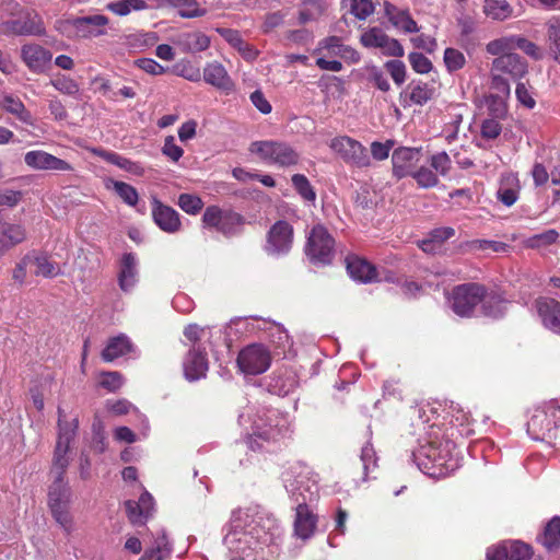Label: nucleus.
Masks as SVG:
<instances>
[{
	"mask_svg": "<svg viewBox=\"0 0 560 560\" xmlns=\"http://www.w3.org/2000/svg\"><path fill=\"white\" fill-rule=\"evenodd\" d=\"M57 413V442L49 470L51 482L47 491V505L55 522L70 535L75 528L71 513L73 492L66 474L70 465V445L77 436L79 420L77 417L68 420L66 411L60 406Z\"/></svg>",
	"mask_w": 560,
	"mask_h": 560,
	"instance_id": "f257e3e1",
	"label": "nucleus"
},
{
	"mask_svg": "<svg viewBox=\"0 0 560 560\" xmlns=\"http://www.w3.org/2000/svg\"><path fill=\"white\" fill-rule=\"evenodd\" d=\"M281 534V526L273 516L236 510L232 513L223 544L229 560H255V555L276 544Z\"/></svg>",
	"mask_w": 560,
	"mask_h": 560,
	"instance_id": "f03ea898",
	"label": "nucleus"
},
{
	"mask_svg": "<svg viewBox=\"0 0 560 560\" xmlns=\"http://www.w3.org/2000/svg\"><path fill=\"white\" fill-rule=\"evenodd\" d=\"M418 415L419 422L417 427L427 432V438L420 440V446L412 452V460L417 467L425 475L433 478H443L455 471L459 467V459L455 444L450 440H441L440 429L435 422L430 424L429 413L434 411L430 406L417 407L413 410Z\"/></svg>",
	"mask_w": 560,
	"mask_h": 560,
	"instance_id": "7ed1b4c3",
	"label": "nucleus"
},
{
	"mask_svg": "<svg viewBox=\"0 0 560 560\" xmlns=\"http://www.w3.org/2000/svg\"><path fill=\"white\" fill-rule=\"evenodd\" d=\"M248 151L268 166L290 168L301 161L300 152L283 140H257L249 144Z\"/></svg>",
	"mask_w": 560,
	"mask_h": 560,
	"instance_id": "20e7f679",
	"label": "nucleus"
},
{
	"mask_svg": "<svg viewBox=\"0 0 560 560\" xmlns=\"http://www.w3.org/2000/svg\"><path fill=\"white\" fill-rule=\"evenodd\" d=\"M284 488L296 505L307 504L316 499L318 485L316 475L304 465L290 467L282 475Z\"/></svg>",
	"mask_w": 560,
	"mask_h": 560,
	"instance_id": "39448f33",
	"label": "nucleus"
},
{
	"mask_svg": "<svg viewBox=\"0 0 560 560\" xmlns=\"http://www.w3.org/2000/svg\"><path fill=\"white\" fill-rule=\"evenodd\" d=\"M291 421L288 415L276 409H268L262 416L254 420L253 434L247 438L246 443L253 451L262 447L257 440L276 441L290 432Z\"/></svg>",
	"mask_w": 560,
	"mask_h": 560,
	"instance_id": "423d86ee",
	"label": "nucleus"
},
{
	"mask_svg": "<svg viewBox=\"0 0 560 560\" xmlns=\"http://www.w3.org/2000/svg\"><path fill=\"white\" fill-rule=\"evenodd\" d=\"M527 73V62L520 55H505L493 59L490 69L491 88L502 96L511 93V81H520Z\"/></svg>",
	"mask_w": 560,
	"mask_h": 560,
	"instance_id": "0eeeda50",
	"label": "nucleus"
},
{
	"mask_svg": "<svg viewBox=\"0 0 560 560\" xmlns=\"http://www.w3.org/2000/svg\"><path fill=\"white\" fill-rule=\"evenodd\" d=\"M556 402L549 401L534 410L527 422V433L536 441L560 443V425L557 424Z\"/></svg>",
	"mask_w": 560,
	"mask_h": 560,
	"instance_id": "6e6552de",
	"label": "nucleus"
},
{
	"mask_svg": "<svg viewBox=\"0 0 560 560\" xmlns=\"http://www.w3.org/2000/svg\"><path fill=\"white\" fill-rule=\"evenodd\" d=\"M109 20L106 15L92 13L60 22L59 30L70 38H93L107 34Z\"/></svg>",
	"mask_w": 560,
	"mask_h": 560,
	"instance_id": "1a4fd4ad",
	"label": "nucleus"
},
{
	"mask_svg": "<svg viewBox=\"0 0 560 560\" xmlns=\"http://www.w3.org/2000/svg\"><path fill=\"white\" fill-rule=\"evenodd\" d=\"M202 222L206 228L230 237L241 233L245 220L235 211L210 206L203 212Z\"/></svg>",
	"mask_w": 560,
	"mask_h": 560,
	"instance_id": "9d476101",
	"label": "nucleus"
},
{
	"mask_svg": "<svg viewBox=\"0 0 560 560\" xmlns=\"http://www.w3.org/2000/svg\"><path fill=\"white\" fill-rule=\"evenodd\" d=\"M305 253L314 264L328 265L332 261L335 240L324 225L317 224L311 230Z\"/></svg>",
	"mask_w": 560,
	"mask_h": 560,
	"instance_id": "9b49d317",
	"label": "nucleus"
},
{
	"mask_svg": "<svg viewBox=\"0 0 560 560\" xmlns=\"http://www.w3.org/2000/svg\"><path fill=\"white\" fill-rule=\"evenodd\" d=\"M483 298V287L478 283H465L453 289L447 298L452 311L460 317H470L475 307Z\"/></svg>",
	"mask_w": 560,
	"mask_h": 560,
	"instance_id": "f8f14e48",
	"label": "nucleus"
},
{
	"mask_svg": "<svg viewBox=\"0 0 560 560\" xmlns=\"http://www.w3.org/2000/svg\"><path fill=\"white\" fill-rule=\"evenodd\" d=\"M329 148L350 166L358 168L371 166V158L366 148L351 137H335L330 140Z\"/></svg>",
	"mask_w": 560,
	"mask_h": 560,
	"instance_id": "ddd939ff",
	"label": "nucleus"
},
{
	"mask_svg": "<svg viewBox=\"0 0 560 560\" xmlns=\"http://www.w3.org/2000/svg\"><path fill=\"white\" fill-rule=\"evenodd\" d=\"M270 364V351L261 343L245 347L237 357V365L244 374H262L269 369Z\"/></svg>",
	"mask_w": 560,
	"mask_h": 560,
	"instance_id": "4468645a",
	"label": "nucleus"
},
{
	"mask_svg": "<svg viewBox=\"0 0 560 560\" xmlns=\"http://www.w3.org/2000/svg\"><path fill=\"white\" fill-rule=\"evenodd\" d=\"M0 32L5 35L31 36L44 34L45 28L39 15L25 9L15 19L2 22Z\"/></svg>",
	"mask_w": 560,
	"mask_h": 560,
	"instance_id": "2eb2a0df",
	"label": "nucleus"
},
{
	"mask_svg": "<svg viewBox=\"0 0 560 560\" xmlns=\"http://www.w3.org/2000/svg\"><path fill=\"white\" fill-rule=\"evenodd\" d=\"M293 245V226L283 220L277 221L267 233L265 250L270 256L287 255Z\"/></svg>",
	"mask_w": 560,
	"mask_h": 560,
	"instance_id": "dca6fc26",
	"label": "nucleus"
},
{
	"mask_svg": "<svg viewBox=\"0 0 560 560\" xmlns=\"http://www.w3.org/2000/svg\"><path fill=\"white\" fill-rule=\"evenodd\" d=\"M422 153L420 148L399 147L392 154L393 176L401 179L416 171Z\"/></svg>",
	"mask_w": 560,
	"mask_h": 560,
	"instance_id": "f3484780",
	"label": "nucleus"
},
{
	"mask_svg": "<svg viewBox=\"0 0 560 560\" xmlns=\"http://www.w3.org/2000/svg\"><path fill=\"white\" fill-rule=\"evenodd\" d=\"M24 163L35 171L72 172L73 166L44 150H33L24 154Z\"/></svg>",
	"mask_w": 560,
	"mask_h": 560,
	"instance_id": "a211bd4d",
	"label": "nucleus"
},
{
	"mask_svg": "<svg viewBox=\"0 0 560 560\" xmlns=\"http://www.w3.org/2000/svg\"><path fill=\"white\" fill-rule=\"evenodd\" d=\"M535 308L541 325L560 336V302L553 299L539 298L535 301Z\"/></svg>",
	"mask_w": 560,
	"mask_h": 560,
	"instance_id": "6ab92c4d",
	"label": "nucleus"
},
{
	"mask_svg": "<svg viewBox=\"0 0 560 560\" xmlns=\"http://www.w3.org/2000/svg\"><path fill=\"white\" fill-rule=\"evenodd\" d=\"M21 58L32 72L42 73L50 65L52 55L40 45L27 44L21 48Z\"/></svg>",
	"mask_w": 560,
	"mask_h": 560,
	"instance_id": "aec40b11",
	"label": "nucleus"
},
{
	"mask_svg": "<svg viewBox=\"0 0 560 560\" xmlns=\"http://www.w3.org/2000/svg\"><path fill=\"white\" fill-rule=\"evenodd\" d=\"M152 203V217L154 223L166 233L174 234L179 232L182 229L179 213L172 207L163 205L155 198Z\"/></svg>",
	"mask_w": 560,
	"mask_h": 560,
	"instance_id": "412c9836",
	"label": "nucleus"
},
{
	"mask_svg": "<svg viewBox=\"0 0 560 560\" xmlns=\"http://www.w3.org/2000/svg\"><path fill=\"white\" fill-rule=\"evenodd\" d=\"M318 517L314 514L308 504H300L295 506V516L293 522L294 535L302 539L307 540L315 534Z\"/></svg>",
	"mask_w": 560,
	"mask_h": 560,
	"instance_id": "4be33fe9",
	"label": "nucleus"
},
{
	"mask_svg": "<svg viewBox=\"0 0 560 560\" xmlns=\"http://www.w3.org/2000/svg\"><path fill=\"white\" fill-rule=\"evenodd\" d=\"M125 506L129 521L135 525H143L154 511V499L144 491L138 501L128 500Z\"/></svg>",
	"mask_w": 560,
	"mask_h": 560,
	"instance_id": "5701e85b",
	"label": "nucleus"
},
{
	"mask_svg": "<svg viewBox=\"0 0 560 560\" xmlns=\"http://www.w3.org/2000/svg\"><path fill=\"white\" fill-rule=\"evenodd\" d=\"M183 369L184 375L189 382L205 377L208 371V359L205 350L194 347L185 357Z\"/></svg>",
	"mask_w": 560,
	"mask_h": 560,
	"instance_id": "b1692460",
	"label": "nucleus"
},
{
	"mask_svg": "<svg viewBox=\"0 0 560 560\" xmlns=\"http://www.w3.org/2000/svg\"><path fill=\"white\" fill-rule=\"evenodd\" d=\"M203 80L225 94L234 91L235 84L224 66L218 61L209 62L203 68Z\"/></svg>",
	"mask_w": 560,
	"mask_h": 560,
	"instance_id": "393cba45",
	"label": "nucleus"
},
{
	"mask_svg": "<svg viewBox=\"0 0 560 560\" xmlns=\"http://www.w3.org/2000/svg\"><path fill=\"white\" fill-rule=\"evenodd\" d=\"M138 282V259L133 253H125L119 262L118 284L130 292Z\"/></svg>",
	"mask_w": 560,
	"mask_h": 560,
	"instance_id": "a878e982",
	"label": "nucleus"
},
{
	"mask_svg": "<svg viewBox=\"0 0 560 560\" xmlns=\"http://www.w3.org/2000/svg\"><path fill=\"white\" fill-rule=\"evenodd\" d=\"M521 184L516 174L508 172L501 175L497 199L505 207H512L520 198Z\"/></svg>",
	"mask_w": 560,
	"mask_h": 560,
	"instance_id": "bb28decb",
	"label": "nucleus"
},
{
	"mask_svg": "<svg viewBox=\"0 0 560 560\" xmlns=\"http://www.w3.org/2000/svg\"><path fill=\"white\" fill-rule=\"evenodd\" d=\"M174 44L183 51L196 54L203 51L210 46V38L201 32H187L178 34Z\"/></svg>",
	"mask_w": 560,
	"mask_h": 560,
	"instance_id": "cd10ccee",
	"label": "nucleus"
},
{
	"mask_svg": "<svg viewBox=\"0 0 560 560\" xmlns=\"http://www.w3.org/2000/svg\"><path fill=\"white\" fill-rule=\"evenodd\" d=\"M135 352V347L125 334H119L108 340L106 347L102 351V359L105 362H112L127 353Z\"/></svg>",
	"mask_w": 560,
	"mask_h": 560,
	"instance_id": "c85d7f7f",
	"label": "nucleus"
},
{
	"mask_svg": "<svg viewBox=\"0 0 560 560\" xmlns=\"http://www.w3.org/2000/svg\"><path fill=\"white\" fill-rule=\"evenodd\" d=\"M92 152H93V154L102 158L103 160H105L106 162H108L110 164L118 166L119 168L130 173L131 175H135V176H143L144 175L145 170H144L143 165L140 164L139 162L130 161V160L119 155L116 152L106 151L103 149H93Z\"/></svg>",
	"mask_w": 560,
	"mask_h": 560,
	"instance_id": "c756f323",
	"label": "nucleus"
},
{
	"mask_svg": "<svg viewBox=\"0 0 560 560\" xmlns=\"http://www.w3.org/2000/svg\"><path fill=\"white\" fill-rule=\"evenodd\" d=\"M298 386V374L290 369L277 373L269 384L270 392L278 396H287L294 392Z\"/></svg>",
	"mask_w": 560,
	"mask_h": 560,
	"instance_id": "7c9ffc66",
	"label": "nucleus"
},
{
	"mask_svg": "<svg viewBox=\"0 0 560 560\" xmlns=\"http://www.w3.org/2000/svg\"><path fill=\"white\" fill-rule=\"evenodd\" d=\"M347 270L350 277L359 282H371L376 279V269L366 260L359 257L347 258Z\"/></svg>",
	"mask_w": 560,
	"mask_h": 560,
	"instance_id": "2f4dec72",
	"label": "nucleus"
},
{
	"mask_svg": "<svg viewBox=\"0 0 560 560\" xmlns=\"http://www.w3.org/2000/svg\"><path fill=\"white\" fill-rule=\"evenodd\" d=\"M31 256L35 276L50 279L62 275L60 265L51 260L46 253H31Z\"/></svg>",
	"mask_w": 560,
	"mask_h": 560,
	"instance_id": "473e14b6",
	"label": "nucleus"
},
{
	"mask_svg": "<svg viewBox=\"0 0 560 560\" xmlns=\"http://www.w3.org/2000/svg\"><path fill=\"white\" fill-rule=\"evenodd\" d=\"M158 2L160 8L176 9L178 14L185 19L199 18L206 13L197 0H158Z\"/></svg>",
	"mask_w": 560,
	"mask_h": 560,
	"instance_id": "72a5a7b5",
	"label": "nucleus"
},
{
	"mask_svg": "<svg viewBox=\"0 0 560 560\" xmlns=\"http://www.w3.org/2000/svg\"><path fill=\"white\" fill-rule=\"evenodd\" d=\"M386 15L389 22L405 33H417L419 27L417 22L410 16L408 11L398 10L394 5L386 4Z\"/></svg>",
	"mask_w": 560,
	"mask_h": 560,
	"instance_id": "f704fd0d",
	"label": "nucleus"
},
{
	"mask_svg": "<svg viewBox=\"0 0 560 560\" xmlns=\"http://www.w3.org/2000/svg\"><path fill=\"white\" fill-rule=\"evenodd\" d=\"M454 234L455 230L453 228L443 226L434 229L428 238L419 243V247L425 253L435 254L441 249L443 243L453 237Z\"/></svg>",
	"mask_w": 560,
	"mask_h": 560,
	"instance_id": "c9c22d12",
	"label": "nucleus"
},
{
	"mask_svg": "<svg viewBox=\"0 0 560 560\" xmlns=\"http://www.w3.org/2000/svg\"><path fill=\"white\" fill-rule=\"evenodd\" d=\"M0 104L3 109L14 115L20 121L30 126L34 125L32 114L26 109L25 105L19 97L11 94H2Z\"/></svg>",
	"mask_w": 560,
	"mask_h": 560,
	"instance_id": "e433bc0d",
	"label": "nucleus"
},
{
	"mask_svg": "<svg viewBox=\"0 0 560 560\" xmlns=\"http://www.w3.org/2000/svg\"><path fill=\"white\" fill-rule=\"evenodd\" d=\"M481 308L486 316L491 318H499L506 312L509 302L500 294L490 293L486 294L483 290V298L481 300Z\"/></svg>",
	"mask_w": 560,
	"mask_h": 560,
	"instance_id": "4c0bfd02",
	"label": "nucleus"
},
{
	"mask_svg": "<svg viewBox=\"0 0 560 560\" xmlns=\"http://www.w3.org/2000/svg\"><path fill=\"white\" fill-rule=\"evenodd\" d=\"M326 9L325 0H304L299 9L298 23L303 25L318 20Z\"/></svg>",
	"mask_w": 560,
	"mask_h": 560,
	"instance_id": "58836bf2",
	"label": "nucleus"
},
{
	"mask_svg": "<svg viewBox=\"0 0 560 560\" xmlns=\"http://www.w3.org/2000/svg\"><path fill=\"white\" fill-rule=\"evenodd\" d=\"M222 35L232 47L237 49L244 59L253 61L257 58L258 51L246 43L237 31L225 30Z\"/></svg>",
	"mask_w": 560,
	"mask_h": 560,
	"instance_id": "ea45409f",
	"label": "nucleus"
},
{
	"mask_svg": "<svg viewBox=\"0 0 560 560\" xmlns=\"http://www.w3.org/2000/svg\"><path fill=\"white\" fill-rule=\"evenodd\" d=\"M539 541L548 550L560 547V516H555L547 523Z\"/></svg>",
	"mask_w": 560,
	"mask_h": 560,
	"instance_id": "a19ab883",
	"label": "nucleus"
},
{
	"mask_svg": "<svg viewBox=\"0 0 560 560\" xmlns=\"http://www.w3.org/2000/svg\"><path fill=\"white\" fill-rule=\"evenodd\" d=\"M486 50L492 56L516 55V35L504 36L489 42Z\"/></svg>",
	"mask_w": 560,
	"mask_h": 560,
	"instance_id": "79ce46f5",
	"label": "nucleus"
},
{
	"mask_svg": "<svg viewBox=\"0 0 560 560\" xmlns=\"http://www.w3.org/2000/svg\"><path fill=\"white\" fill-rule=\"evenodd\" d=\"M171 552L172 547L170 541L165 533H162L155 538L152 548L147 550L139 560H164L171 555Z\"/></svg>",
	"mask_w": 560,
	"mask_h": 560,
	"instance_id": "37998d69",
	"label": "nucleus"
},
{
	"mask_svg": "<svg viewBox=\"0 0 560 560\" xmlns=\"http://www.w3.org/2000/svg\"><path fill=\"white\" fill-rule=\"evenodd\" d=\"M106 187L112 188L126 205L135 207L138 203L139 194L133 186L124 182L108 179Z\"/></svg>",
	"mask_w": 560,
	"mask_h": 560,
	"instance_id": "c03bdc74",
	"label": "nucleus"
},
{
	"mask_svg": "<svg viewBox=\"0 0 560 560\" xmlns=\"http://www.w3.org/2000/svg\"><path fill=\"white\" fill-rule=\"evenodd\" d=\"M483 12L492 20L503 21L511 16L512 9L506 0H486Z\"/></svg>",
	"mask_w": 560,
	"mask_h": 560,
	"instance_id": "a18cd8bd",
	"label": "nucleus"
},
{
	"mask_svg": "<svg viewBox=\"0 0 560 560\" xmlns=\"http://www.w3.org/2000/svg\"><path fill=\"white\" fill-rule=\"evenodd\" d=\"M106 8L118 16H126L132 11H141L148 8L144 0H115L107 3Z\"/></svg>",
	"mask_w": 560,
	"mask_h": 560,
	"instance_id": "49530a36",
	"label": "nucleus"
},
{
	"mask_svg": "<svg viewBox=\"0 0 560 560\" xmlns=\"http://www.w3.org/2000/svg\"><path fill=\"white\" fill-rule=\"evenodd\" d=\"M291 182L293 188L303 200L307 202H314L316 200V192L305 175L294 174Z\"/></svg>",
	"mask_w": 560,
	"mask_h": 560,
	"instance_id": "de8ad7c7",
	"label": "nucleus"
},
{
	"mask_svg": "<svg viewBox=\"0 0 560 560\" xmlns=\"http://www.w3.org/2000/svg\"><path fill=\"white\" fill-rule=\"evenodd\" d=\"M388 35L380 27H371L360 36L361 44L366 48H380L386 43Z\"/></svg>",
	"mask_w": 560,
	"mask_h": 560,
	"instance_id": "09e8293b",
	"label": "nucleus"
},
{
	"mask_svg": "<svg viewBox=\"0 0 560 560\" xmlns=\"http://www.w3.org/2000/svg\"><path fill=\"white\" fill-rule=\"evenodd\" d=\"M550 51L557 62L560 63V18H552L547 23Z\"/></svg>",
	"mask_w": 560,
	"mask_h": 560,
	"instance_id": "8fccbe9b",
	"label": "nucleus"
},
{
	"mask_svg": "<svg viewBox=\"0 0 560 560\" xmlns=\"http://www.w3.org/2000/svg\"><path fill=\"white\" fill-rule=\"evenodd\" d=\"M559 238V233L553 230H547L540 234H535L525 241V245L529 248H540L551 245Z\"/></svg>",
	"mask_w": 560,
	"mask_h": 560,
	"instance_id": "3c124183",
	"label": "nucleus"
},
{
	"mask_svg": "<svg viewBox=\"0 0 560 560\" xmlns=\"http://www.w3.org/2000/svg\"><path fill=\"white\" fill-rule=\"evenodd\" d=\"M411 177L417 182L418 186L421 188H431L435 187L439 184L436 173H434L427 166H420L419 168H416Z\"/></svg>",
	"mask_w": 560,
	"mask_h": 560,
	"instance_id": "603ef678",
	"label": "nucleus"
},
{
	"mask_svg": "<svg viewBox=\"0 0 560 560\" xmlns=\"http://www.w3.org/2000/svg\"><path fill=\"white\" fill-rule=\"evenodd\" d=\"M434 95V89L428 83H417L411 88L410 101L417 105L428 103Z\"/></svg>",
	"mask_w": 560,
	"mask_h": 560,
	"instance_id": "864d4df0",
	"label": "nucleus"
},
{
	"mask_svg": "<svg viewBox=\"0 0 560 560\" xmlns=\"http://www.w3.org/2000/svg\"><path fill=\"white\" fill-rule=\"evenodd\" d=\"M443 59L445 67L450 72L460 70L466 63L464 54L455 48H446Z\"/></svg>",
	"mask_w": 560,
	"mask_h": 560,
	"instance_id": "5fc2aeb1",
	"label": "nucleus"
},
{
	"mask_svg": "<svg viewBox=\"0 0 560 560\" xmlns=\"http://www.w3.org/2000/svg\"><path fill=\"white\" fill-rule=\"evenodd\" d=\"M179 208L188 214H197L203 207L201 198L191 194H180L178 197Z\"/></svg>",
	"mask_w": 560,
	"mask_h": 560,
	"instance_id": "6e6d98bb",
	"label": "nucleus"
},
{
	"mask_svg": "<svg viewBox=\"0 0 560 560\" xmlns=\"http://www.w3.org/2000/svg\"><path fill=\"white\" fill-rule=\"evenodd\" d=\"M360 459H361L362 466H363V474H364L363 480H366L369 472L372 471L377 466L376 453H375L374 447L370 443H366L362 447Z\"/></svg>",
	"mask_w": 560,
	"mask_h": 560,
	"instance_id": "4d7b16f0",
	"label": "nucleus"
},
{
	"mask_svg": "<svg viewBox=\"0 0 560 560\" xmlns=\"http://www.w3.org/2000/svg\"><path fill=\"white\" fill-rule=\"evenodd\" d=\"M50 84L60 93L67 95H75L80 88L79 84L67 75H58L50 81Z\"/></svg>",
	"mask_w": 560,
	"mask_h": 560,
	"instance_id": "13d9d810",
	"label": "nucleus"
},
{
	"mask_svg": "<svg viewBox=\"0 0 560 560\" xmlns=\"http://www.w3.org/2000/svg\"><path fill=\"white\" fill-rule=\"evenodd\" d=\"M510 552V560H529L533 551L529 545L522 541H506Z\"/></svg>",
	"mask_w": 560,
	"mask_h": 560,
	"instance_id": "bf43d9fd",
	"label": "nucleus"
},
{
	"mask_svg": "<svg viewBox=\"0 0 560 560\" xmlns=\"http://www.w3.org/2000/svg\"><path fill=\"white\" fill-rule=\"evenodd\" d=\"M372 0H351L350 12L359 20H365L374 13Z\"/></svg>",
	"mask_w": 560,
	"mask_h": 560,
	"instance_id": "052dcab7",
	"label": "nucleus"
},
{
	"mask_svg": "<svg viewBox=\"0 0 560 560\" xmlns=\"http://www.w3.org/2000/svg\"><path fill=\"white\" fill-rule=\"evenodd\" d=\"M319 48L326 49L329 55L332 56H343L346 52L351 51V49L345 46L337 36H330L323 39L319 43Z\"/></svg>",
	"mask_w": 560,
	"mask_h": 560,
	"instance_id": "680f3d73",
	"label": "nucleus"
},
{
	"mask_svg": "<svg viewBox=\"0 0 560 560\" xmlns=\"http://www.w3.org/2000/svg\"><path fill=\"white\" fill-rule=\"evenodd\" d=\"M385 68L397 85H400L406 81V66L401 60H388L385 62Z\"/></svg>",
	"mask_w": 560,
	"mask_h": 560,
	"instance_id": "e2e57ef3",
	"label": "nucleus"
},
{
	"mask_svg": "<svg viewBox=\"0 0 560 560\" xmlns=\"http://www.w3.org/2000/svg\"><path fill=\"white\" fill-rule=\"evenodd\" d=\"M288 16V11H276L266 14L264 23H262V32L269 33L272 30L280 27L284 24L285 18Z\"/></svg>",
	"mask_w": 560,
	"mask_h": 560,
	"instance_id": "0e129e2a",
	"label": "nucleus"
},
{
	"mask_svg": "<svg viewBox=\"0 0 560 560\" xmlns=\"http://www.w3.org/2000/svg\"><path fill=\"white\" fill-rule=\"evenodd\" d=\"M411 68L418 73H428L432 69V62L421 52H410L408 56Z\"/></svg>",
	"mask_w": 560,
	"mask_h": 560,
	"instance_id": "69168bd1",
	"label": "nucleus"
},
{
	"mask_svg": "<svg viewBox=\"0 0 560 560\" xmlns=\"http://www.w3.org/2000/svg\"><path fill=\"white\" fill-rule=\"evenodd\" d=\"M502 131V126L499 120L493 118L485 119L480 127V135L486 140L497 139Z\"/></svg>",
	"mask_w": 560,
	"mask_h": 560,
	"instance_id": "338daca9",
	"label": "nucleus"
},
{
	"mask_svg": "<svg viewBox=\"0 0 560 560\" xmlns=\"http://www.w3.org/2000/svg\"><path fill=\"white\" fill-rule=\"evenodd\" d=\"M430 164L438 174L445 176L451 168V159L446 152H439L431 156Z\"/></svg>",
	"mask_w": 560,
	"mask_h": 560,
	"instance_id": "774afa93",
	"label": "nucleus"
}]
</instances>
